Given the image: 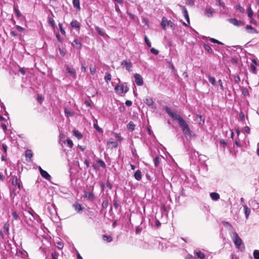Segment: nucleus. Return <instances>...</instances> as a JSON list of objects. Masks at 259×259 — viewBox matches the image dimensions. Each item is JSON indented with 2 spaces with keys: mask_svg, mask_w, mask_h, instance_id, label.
<instances>
[{
  "mask_svg": "<svg viewBox=\"0 0 259 259\" xmlns=\"http://www.w3.org/2000/svg\"><path fill=\"white\" fill-rule=\"evenodd\" d=\"M209 40L212 43H215V44H218L219 45H223V44L222 42H221V41H219L218 40L215 39L213 38H210Z\"/></svg>",
  "mask_w": 259,
  "mask_h": 259,
  "instance_id": "37998d69",
  "label": "nucleus"
},
{
  "mask_svg": "<svg viewBox=\"0 0 259 259\" xmlns=\"http://www.w3.org/2000/svg\"><path fill=\"white\" fill-rule=\"evenodd\" d=\"M204 49L209 53L212 54L213 53V51L211 47L207 44L204 45Z\"/></svg>",
  "mask_w": 259,
  "mask_h": 259,
  "instance_id": "7c9ffc66",
  "label": "nucleus"
},
{
  "mask_svg": "<svg viewBox=\"0 0 259 259\" xmlns=\"http://www.w3.org/2000/svg\"><path fill=\"white\" fill-rule=\"evenodd\" d=\"M144 103L148 106H151L153 104L154 101L152 98L148 97L145 99L144 100Z\"/></svg>",
  "mask_w": 259,
  "mask_h": 259,
  "instance_id": "5701e85b",
  "label": "nucleus"
},
{
  "mask_svg": "<svg viewBox=\"0 0 259 259\" xmlns=\"http://www.w3.org/2000/svg\"><path fill=\"white\" fill-rule=\"evenodd\" d=\"M196 255L198 258L200 259H204L205 258L204 254L200 251L196 252Z\"/></svg>",
  "mask_w": 259,
  "mask_h": 259,
  "instance_id": "4c0bfd02",
  "label": "nucleus"
},
{
  "mask_svg": "<svg viewBox=\"0 0 259 259\" xmlns=\"http://www.w3.org/2000/svg\"><path fill=\"white\" fill-rule=\"evenodd\" d=\"M95 29L99 34H100L101 36H104L105 32L103 29L100 28L98 26L96 27Z\"/></svg>",
  "mask_w": 259,
  "mask_h": 259,
  "instance_id": "cd10ccee",
  "label": "nucleus"
},
{
  "mask_svg": "<svg viewBox=\"0 0 259 259\" xmlns=\"http://www.w3.org/2000/svg\"><path fill=\"white\" fill-rule=\"evenodd\" d=\"M244 118H245L244 114L242 112H241L239 114L240 120L242 121H243L244 120Z\"/></svg>",
  "mask_w": 259,
  "mask_h": 259,
  "instance_id": "0e129e2a",
  "label": "nucleus"
},
{
  "mask_svg": "<svg viewBox=\"0 0 259 259\" xmlns=\"http://www.w3.org/2000/svg\"><path fill=\"white\" fill-rule=\"evenodd\" d=\"M144 40H145V42L147 46L148 47H151V42L146 35L145 36Z\"/></svg>",
  "mask_w": 259,
  "mask_h": 259,
  "instance_id": "a19ab883",
  "label": "nucleus"
},
{
  "mask_svg": "<svg viewBox=\"0 0 259 259\" xmlns=\"http://www.w3.org/2000/svg\"><path fill=\"white\" fill-rule=\"evenodd\" d=\"M105 81L108 83V81H110L111 79V75L109 73L106 72L105 73Z\"/></svg>",
  "mask_w": 259,
  "mask_h": 259,
  "instance_id": "f704fd0d",
  "label": "nucleus"
},
{
  "mask_svg": "<svg viewBox=\"0 0 259 259\" xmlns=\"http://www.w3.org/2000/svg\"><path fill=\"white\" fill-rule=\"evenodd\" d=\"M33 155L32 152L31 150H27L25 152V156L26 158H29V160H27L28 161H30L31 158H32Z\"/></svg>",
  "mask_w": 259,
  "mask_h": 259,
  "instance_id": "a878e982",
  "label": "nucleus"
},
{
  "mask_svg": "<svg viewBox=\"0 0 259 259\" xmlns=\"http://www.w3.org/2000/svg\"><path fill=\"white\" fill-rule=\"evenodd\" d=\"M59 253L56 252H54L52 253V259H58Z\"/></svg>",
  "mask_w": 259,
  "mask_h": 259,
  "instance_id": "13d9d810",
  "label": "nucleus"
},
{
  "mask_svg": "<svg viewBox=\"0 0 259 259\" xmlns=\"http://www.w3.org/2000/svg\"><path fill=\"white\" fill-rule=\"evenodd\" d=\"M228 21L235 26H240L244 25V23L242 21H238L236 18H230Z\"/></svg>",
  "mask_w": 259,
  "mask_h": 259,
  "instance_id": "9d476101",
  "label": "nucleus"
},
{
  "mask_svg": "<svg viewBox=\"0 0 259 259\" xmlns=\"http://www.w3.org/2000/svg\"><path fill=\"white\" fill-rule=\"evenodd\" d=\"M214 12V9L211 7H206L204 10V14L208 18H211L213 17Z\"/></svg>",
  "mask_w": 259,
  "mask_h": 259,
  "instance_id": "423d86ee",
  "label": "nucleus"
},
{
  "mask_svg": "<svg viewBox=\"0 0 259 259\" xmlns=\"http://www.w3.org/2000/svg\"><path fill=\"white\" fill-rule=\"evenodd\" d=\"M2 148L4 150L5 154L6 155H7V149H8L7 145L6 144L3 143L2 144Z\"/></svg>",
  "mask_w": 259,
  "mask_h": 259,
  "instance_id": "5fc2aeb1",
  "label": "nucleus"
},
{
  "mask_svg": "<svg viewBox=\"0 0 259 259\" xmlns=\"http://www.w3.org/2000/svg\"><path fill=\"white\" fill-rule=\"evenodd\" d=\"M97 162L100 165V166L102 167V168H106V164L105 163V162L101 159H99L97 160Z\"/></svg>",
  "mask_w": 259,
  "mask_h": 259,
  "instance_id": "e433bc0d",
  "label": "nucleus"
},
{
  "mask_svg": "<svg viewBox=\"0 0 259 259\" xmlns=\"http://www.w3.org/2000/svg\"><path fill=\"white\" fill-rule=\"evenodd\" d=\"M234 81L237 83H238L240 81V78L238 75H235L234 76Z\"/></svg>",
  "mask_w": 259,
  "mask_h": 259,
  "instance_id": "3c124183",
  "label": "nucleus"
},
{
  "mask_svg": "<svg viewBox=\"0 0 259 259\" xmlns=\"http://www.w3.org/2000/svg\"><path fill=\"white\" fill-rule=\"evenodd\" d=\"M210 196L212 200L217 201L220 199V195L216 192H212L210 194Z\"/></svg>",
  "mask_w": 259,
  "mask_h": 259,
  "instance_id": "6ab92c4d",
  "label": "nucleus"
},
{
  "mask_svg": "<svg viewBox=\"0 0 259 259\" xmlns=\"http://www.w3.org/2000/svg\"><path fill=\"white\" fill-rule=\"evenodd\" d=\"M135 127V125L133 121H130L127 124V127L128 130L133 131L134 130Z\"/></svg>",
  "mask_w": 259,
  "mask_h": 259,
  "instance_id": "2f4dec72",
  "label": "nucleus"
},
{
  "mask_svg": "<svg viewBox=\"0 0 259 259\" xmlns=\"http://www.w3.org/2000/svg\"><path fill=\"white\" fill-rule=\"evenodd\" d=\"M114 90L118 95H121L123 93H127L129 90V88L127 83L124 82L116 85Z\"/></svg>",
  "mask_w": 259,
  "mask_h": 259,
  "instance_id": "7ed1b4c3",
  "label": "nucleus"
},
{
  "mask_svg": "<svg viewBox=\"0 0 259 259\" xmlns=\"http://www.w3.org/2000/svg\"><path fill=\"white\" fill-rule=\"evenodd\" d=\"M150 52H151V53H152V54H153L155 55H157L159 53V51L155 49L154 48H152L151 49Z\"/></svg>",
  "mask_w": 259,
  "mask_h": 259,
  "instance_id": "864d4df0",
  "label": "nucleus"
},
{
  "mask_svg": "<svg viewBox=\"0 0 259 259\" xmlns=\"http://www.w3.org/2000/svg\"><path fill=\"white\" fill-rule=\"evenodd\" d=\"M160 158L159 156H156L154 158V163L155 166L156 167H157L159 165V164L160 163Z\"/></svg>",
  "mask_w": 259,
  "mask_h": 259,
  "instance_id": "72a5a7b5",
  "label": "nucleus"
},
{
  "mask_svg": "<svg viewBox=\"0 0 259 259\" xmlns=\"http://www.w3.org/2000/svg\"><path fill=\"white\" fill-rule=\"evenodd\" d=\"M164 110L165 112L170 116V117H171L174 120H176L177 118L180 116V115L172 112L170 109L167 106H165Z\"/></svg>",
  "mask_w": 259,
  "mask_h": 259,
  "instance_id": "0eeeda50",
  "label": "nucleus"
},
{
  "mask_svg": "<svg viewBox=\"0 0 259 259\" xmlns=\"http://www.w3.org/2000/svg\"><path fill=\"white\" fill-rule=\"evenodd\" d=\"M207 77L209 82H210L212 85H216V80L214 77L211 76L210 75H207Z\"/></svg>",
  "mask_w": 259,
  "mask_h": 259,
  "instance_id": "bb28decb",
  "label": "nucleus"
},
{
  "mask_svg": "<svg viewBox=\"0 0 259 259\" xmlns=\"http://www.w3.org/2000/svg\"><path fill=\"white\" fill-rule=\"evenodd\" d=\"M12 177H13V180H12L13 185H16V186L17 185L19 189H20L21 185H20V183H18V179L17 178V177L16 176H12Z\"/></svg>",
  "mask_w": 259,
  "mask_h": 259,
  "instance_id": "b1692460",
  "label": "nucleus"
},
{
  "mask_svg": "<svg viewBox=\"0 0 259 259\" xmlns=\"http://www.w3.org/2000/svg\"><path fill=\"white\" fill-rule=\"evenodd\" d=\"M108 205V201L107 200L103 201L102 204V208H106Z\"/></svg>",
  "mask_w": 259,
  "mask_h": 259,
  "instance_id": "09e8293b",
  "label": "nucleus"
},
{
  "mask_svg": "<svg viewBox=\"0 0 259 259\" xmlns=\"http://www.w3.org/2000/svg\"><path fill=\"white\" fill-rule=\"evenodd\" d=\"M186 4L192 6L194 4V2L193 0H187Z\"/></svg>",
  "mask_w": 259,
  "mask_h": 259,
  "instance_id": "052dcab7",
  "label": "nucleus"
},
{
  "mask_svg": "<svg viewBox=\"0 0 259 259\" xmlns=\"http://www.w3.org/2000/svg\"><path fill=\"white\" fill-rule=\"evenodd\" d=\"M180 7L182 9L183 13L184 14V16L185 19L186 20L187 22L189 24H190V19H189V15H188V11H187L186 8H185V7L183 6H180Z\"/></svg>",
  "mask_w": 259,
  "mask_h": 259,
  "instance_id": "f8f14e48",
  "label": "nucleus"
},
{
  "mask_svg": "<svg viewBox=\"0 0 259 259\" xmlns=\"http://www.w3.org/2000/svg\"><path fill=\"white\" fill-rule=\"evenodd\" d=\"M113 206H114V207L117 209L118 208V206H119V204L117 202V201L115 199H114L113 200Z\"/></svg>",
  "mask_w": 259,
  "mask_h": 259,
  "instance_id": "e2e57ef3",
  "label": "nucleus"
},
{
  "mask_svg": "<svg viewBox=\"0 0 259 259\" xmlns=\"http://www.w3.org/2000/svg\"><path fill=\"white\" fill-rule=\"evenodd\" d=\"M12 215L13 218L14 219V220H18L20 219L18 214L15 211H13L12 213Z\"/></svg>",
  "mask_w": 259,
  "mask_h": 259,
  "instance_id": "ea45409f",
  "label": "nucleus"
},
{
  "mask_svg": "<svg viewBox=\"0 0 259 259\" xmlns=\"http://www.w3.org/2000/svg\"><path fill=\"white\" fill-rule=\"evenodd\" d=\"M161 25L164 30L166 29V26L170 27L172 29H175V25L173 22L170 20H167L165 17L162 18Z\"/></svg>",
  "mask_w": 259,
  "mask_h": 259,
  "instance_id": "20e7f679",
  "label": "nucleus"
},
{
  "mask_svg": "<svg viewBox=\"0 0 259 259\" xmlns=\"http://www.w3.org/2000/svg\"><path fill=\"white\" fill-rule=\"evenodd\" d=\"M37 100L41 104L43 101V98L41 95H38L37 96Z\"/></svg>",
  "mask_w": 259,
  "mask_h": 259,
  "instance_id": "4d7b16f0",
  "label": "nucleus"
},
{
  "mask_svg": "<svg viewBox=\"0 0 259 259\" xmlns=\"http://www.w3.org/2000/svg\"><path fill=\"white\" fill-rule=\"evenodd\" d=\"M121 65L124 67H125L126 69L128 71H130L131 68L132 67V63L131 62L126 60H123L121 62Z\"/></svg>",
  "mask_w": 259,
  "mask_h": 259,
  "instance_id": "9b49d317",
  "label": "nucleus"
},
{
  "mask_svg": "<svg viewBox=\"0 0 259 259\" xmlns=\"http://www.w3.org/2000/svg\"><path fill=\"white\" fill-rule=\"evenodd\" d=\"M215 5L217 6H219L221 7H222L223 9H225L226 7L225 3L222 2L221 0H216Z\"/></svg>",
  "mask_w": 259,
  "mask_h": 259,
  "instance_id": "473e14b6",
  "label": "nucleus"
},
{
  "mask_svg": "<svg viewBox=\"0 0 259 259\" xmlns=\"http://www.w3.org/2000/svg\"><path fill=\"white\" fill-rule=\"evenodd\" d=\"M71 26L73 28L79 30L80 27V23L76 20H72L70 23Z\"/></svg>",
  "mask_w": 259,
  "mask_h": 259,
  "instance_id": "ddd939ff",
  "label": "nucleus"
},
{
  "mask_svg": "<svg viewBox=\"0 0 259 259\" xmlns=\"http://www.w3.org/2000/svg\"><path fill=\"white\" fill-rule=\"evenodd\" d=\"M59 29H60V31L61 33L62 34L64 35L65 34V31L64 29L63 28L62 24L59 23Z\"/></svg>",
  "mask_w": 259,
  "mask_h": 259,
  "instance_id": "603ef678",
  "label": "nucleus"
},
{
  "mask_svg": "<svg viewBox=\"0 0 259 259\" xmlns=\"http://www.w3.org/2000/svg\"><path fill=\"white\" fill-rule=\"evenodd\" d=\"M134 77L135 78V82L138 85H142L143 84V78L138 73L134 74Z\"/></svg>",
  "mask_w": 259,
  "mask_h": 259,
  "instance_id": "1a4fd4ad",
  "label": "nucleus"
},
{
  "mask_svg": "<svg viewBox=\"0 0 259 259\" xmlns=\"http://www.w3.org/2000/svg\"><path fill=\"white\" fill-rule=\"evenodd\" d=\"M250 70L253 73H256V67L254 65H250Z\"/></svg>",
  "mask_w": 259,
  "mask_h": 259,
  "instance_id": "bf43d9fd",
  "label": "nucleus"
},
{
  "mask_svg": "<svg viewBox=\"0 0 259 259\" xmlns=\"http://www.w3.org/2000/svg\"><path fill=\"white\" fill-rule=\"evenodd\" d=\"M66 142H67V143L68 146L70 148H72V147L73 146V145L72 140H70V139H67L66 140Z\"/></svg>",
  "mask_w": 259,
  "mask_h": 259,
  "instance_id": "6e6d98bb",
  "label": "nucleus"
},
{
  "mask_svg": "<svg viewBox=\"0 0 259 259\" xmlns=\"http://www.w3.org/2000/svg\"><path fill=\"white\" fill-rule=\"evenodd\" d=\"M242 93L245 96L249 95V92L247 89L243 87L242 88Z\"/></svg>",
  "mask_w": 259,
  "mask_h": 259,
  "instance_id": "49530a36",
  "label": "nucleus"
},
{
  "mask_svg": "<svg viewBox=\"0 0 259 259\" xmlns=\"http://www.w3.org/2000/svg\"><path fill=\"white\" fill-rule=\"evenodd\" d=\"M103 239L107 242H110L112 240V237L110 236H107L106 235H103L102 236Z\"/></svg>",
  "mask_w": 259,
  "mask_h": 259,
  "instance_id": "c85d7f7f",
  "label": "nucleus"
},
{
  "mask_svg": "<svg viewBox=\"0 0 259 259\" xmlns=\"http://www.w3.org/2000/svg\"><path fill=\"white\" fill-rule=\"evenodd\" d=\"M243 208H244V213H245V217H246V219H247L248 216L250 214V209L246 205H244L243 206Z\"/></svg>",
  "mask_w": 259,
  "mask_h": 259,
  "instance_id": "393cba45",
  "label": "nucleus"
},
{
  "mask_svg": "<svg viewBox=\"0 0 259 259\" xmlns=\"http://www.w3.org/2000/svg\"><path fill=\"white\" fill-rule=\"evenodd\" d=\"M94 128L99 133H103V130L101 128H100L97 123H94Z\"/></svg>",
  "mask_w": 259,
  "mask_h": 259,
  "instance_id": "c03bdc74",
  "label": "nucleus"
},
{
  "mask_svg": "<svg viewBox=\"0 0 259 259\" xmlns=\"http://www.w3.org/2000/svg\"><path fill=\"white\" fill-rule=\"evenodd\" d=\"M247 11H248V16L249 18L252 17V16L253 15V12L250 8V7H248Z\"/></svg>",
  "mask_w": 259,
  "mask_h": 259,
  "instance_id": "8fccbe9b",
  "label": "nucleus"
},
{
  "mask_svg": "<svg viewBox=\"0 0 259 259\" xmlns=\"http://www.w3.org/2000/svg\"><path fill=\"white\" fill-rule=\"evenodd\" d=\"M48 22L49 24H50L51 25V26L53 27H55V21L54 20V19L51 18V17H49L48 18Z\"/></svg>",
  "mask_w": 259,
  "mask_h": 259,
  "instance_id": "58836bf2",
  "label": "nucleus"
},
{
  "mask_svg": "<svg viewBox=\"0 0 259 259\" xmlns=\"http://www.w3.org/2000/svg\"><path fill=\"white\" fill-rule=\"evenodd\" d=\"M246 29L247 30H251L252 31L251 32V33H257V31H256V30L255 29H254L253 27H252V26L251 25H246Z\"/></svg>",
  "mask_w": 259,
  "mask_h": 259,
  "instance_id": "c9c22d12",
  "label": "nucleus"
},
{
  "mask_svg": "<svg viewBox=\"0 0 259 259\" xmlns=\"http://www.w3.org/2000/svg\"><path fill=\"white\" fill-rule=\"evenodd\" d=\"M73 206L75 210L78 212H80L82 210V207L81 204L76 202L73 204Z\"/></svg>",
  "mask_w": 259,
  "mask_h": 259,
  "instance_id": "aec40b11",
  "label": "nucleus"
},
{
  "mask_svg": "<svg viewBox=\"0 0 259 259\" xmlns=\"http://www.w3.org/2000/svg\"><path fill=\"white\" fill-rule=\"evenodd\" d=\"M73 135L76 137L78 140L81 139L83 137L82 134L78 130H74L73 131Z\"/></svg>",
  "mask_w": 259,
  "mask_h": 259,
  "instance_id": "4be33fe9",
  "label": "nucleus"
},
{
  "mask_svg": "<svg viewBox=\"0 0 259 259\" xmlns=\"http://www.w3.org/2000/svg\"><path fill=\"white\" fill-rule=\"evenodd\" d=\"M83 196L90 201H93L95 199V195L93 193V188L90 192H88L87 190L84 191Z\"/></svg>",
  "mask_w": 259,
  "mask_h": 259,
  "instance_id": "39448f33",
  "label": "nucleus"
},
{
  "mask_svg": "<svg viewBox=\"0 0 259 259\" xmlns=\"http://www.w3.org/2000/svg\"><path fill=\"white\" fill-rule=\"evenodd\" d=\"M142 230V228L140 226H137L136 229V234H139Z\"/></svg>",
  "mask_w": 259,
  "mask_h": 259,
  "instance_id": "338daca9",
  "label": "nucleus"
},
{
  "mask_svg": "<svg viewBox=\"0 0 259 259\" xmlns=\"http://www.w3.org/2000/svg\"><path fill=\"white\" fill-rule=\"evenodd\" d=\"M72 4L73 7L76 8L77 11H79L80 10L79 0H72Z\"/></svg>",
  "mask_w": 259,
  "mask_h": 259,
  "instance_id": "412c9836",
  "label": "nucleus"
},
{
  "mask_svg": "<svg viewBox=\"0 0 259 259\" xmlns=\"http://www.w3.org/2000/svg\"><path fill=\"white\" fill-rule=\"evenodd\" d=\"M14 11H15L18 18H20L22 16V14H21V12H20V11L19 10V9H18L17 6L14 5Z\"/></svg>",
  "mask_w": 259,
  "mask_h": 259,
  "instance_id": "c756f323",
  "label": "nucleus"
},
{
  "mask_svg": "<svg viewBox=\"0 0 259 259\" xmlns=\"http://www.w3.org/2000/svg\"><path fill=\"white\" fill-rule=\"evenodd\" d=\"M66 69L67 72L71 75L74 79L76 78V73L75 69L73 68L69 67L68 65H66Z\"/></svg>",
  "mask_w": 259,
  "mask_h": 259,
  "instance_id": "6e6552de",
  "label": "nucleus"
},
{
  "mask_svg": "<svg viewBox=\"0 0 259 259\" xmlns=\"http://www.w3.org/2000/svg\"><path fill=\"white\" fill-rule=\"evenodd\" d=\"M190 154H191V156H190L191 158L193 160V163H195L197 161H198V160L197 159V157H198V156H199L198 152H196L195 151H194L193 152V153H190Z\"/></svg>",
  "mask_w": 259,
  "mask_h": 259,
  "instance_id": "4468645a",
  "label": "nucleus"
},
{
  "mask_svg": "<svg viewBox=\"0 0 259 259\" xmlns=\"http://www.w3.org/2000/svg\"><path fill=\"white\" fill-rule=\"evenodd\" d=\"M40 175L48 181H50L51 179V176L46 170L42 171Z\"/></svg>",
  "mask_w": 259,
  "mask_h": 259,
  "instance_id": "a211bd4d",
  "label": "nucleus"
},
{
  "mask_svg": "<svg viewBox=\"0 0 259 259\" xmlns=\"http://www.w3.org/2000/svg\"><path fill=\"white\" fill-rule=\"evenodd\" d=\"M222 224L224 226H226V227L228 226V227H229L230 228V229H233V227L232 225L231 224H230L229 222L223 221L222 222Z\"/></svg>",
  "mask_w": 259,
  "mask_h": 259,
  "instance_id": "de8ad7c7",
  "label": "nucleus"
},
{
  "mask_svg": "<svg viewBox=\"0 0 259 259\" xmlns=\"http://www.w3.org/2000/svg\"><path fill=\"white\" fill-rule=\"evenodd\" d=\"M64 113L67 116H72L73 115V112H72L67 109H65Z\"/></svg>",
  "mask_w": 259,
  "mask_h": 259,
  "instance_id": "79ce46f5",
  "label": "nucleus"
},
{
  "mask_svg": "<svg viewBox=\"0 0 259 259\" xmlns=\"http://www.w3.org/2000/svg\"><path fill=\"white\" fill-rule=\"evenodd\" d=\"M107 145L109 148H110L111 149L116 148L117 146V143L116 141H111L110 140L107 142Z\"/></svg>",
  "mask_w": 259,
  "mask_h": 259,
  "instance_id": "dca6fc26",
  "label": "nucleus"
},
{
  "mask_svg": "<svg viewBox=\"0 0 259 259\" xmlns=\"http://www.w3.org/2000/svg\"><path fill=\"white\" fill-rule=\"evenodd\" d=\"M134 177L137 181H140L142 179V172L140 170H137L134 174Z\"/></svg>",
  "mask_w": 259,
  "mask_h": 259,
  "instance_id": "f3484780",
  "label": "nucleus"
},
{
  "mask_svg": "<svg viewBox=\"0 0 259 259\" xmlns=\"http://www.w3.org/2000/svg\"><path fill=\"white\" fill-rule=\"evenodd\" d=\"M233 240L236 247L241 251L243 250L244 249V245L241 239L235 232H233Z\"/></svg>",
  "mask_w": 259,
  "mask_h": 259,
  "instance_id": "f03ea898",
  "label": "nucleus"
},
{
  "mask_svg": "<svg viewBox=\"0 0 259 259\" xmlns=\"http://www.w3.org/2000/svg\"><path fill=\"white\" fill-rule=\"evenodd\" d=\"M72 45L78 50H80L81 48V43L77 39H75L72 43Z\"/></svg>",
  "mask_w": 259,
  "mask_h": 259,
  "instance_id": "2eb2a0df",
  "label": "nucleus"
},
{
  "mask_svg": "<svg viewBox=\"0 0 259 259\" xmlns=\"http://www.w3.org/2000/svg\"><path fill=\"white\" fill-rule=\"evenodd\" d=\"M90 72L92 74H94L96 72V69L95 67H90Z\"/></svg>",
  "mask_w": 259,
  "mask_h": 259,
  "instance_id": "69168bd1",
  "label": "nucleus"
},
{
  "mask_svg": "<svg viewBox=\"0 0 259 259\" xmlns=\"http://www.w3.org/2000/svg\"><path fill=\"white\" fill-rule=\"evenodd\" d=\"M59 53L62 57H64L65 55V54H66L65 52L62 49H61L60 48H59Z\"/></svg>",
  "mask_w": 259,
  "mask_h": 259,
  "instance_id": "680f3d73",
  "label": "nucleus"
},
{
  "mask_svg": "<svg viewBox=\"0 0 259 259\" xmlns=\"http://www.w3.org/2000/svg\"><path fill=\"white\" fill-rule=\"evenodd\" d=\"M186 259H195V257L192 255L189 254L186 257Z\"/></svg>",
  "mask_w": 259,
  "mask_h": 259,
  "instance_id": "774afa93",
  "label": "nucleus"
},
{
  "mask_svg": "<svg viewBox=\"0 0 259 259\" xmlns=\"http://www.w3.org/2000/svg\"><path fill=\"white\" fill-rule=\"evenodd\" d=\"M253 256L255 259H259V250H254Z\"/></svg>",
  "mask_w": 259,
  "mask_h": 259,
  "instance_id": "a18cd8bd",
  "label": "nucleus"
},
{
  "mask_svg": "<svg viewBox=\"0 0 259 259\" xmlns=\"http://www.w3.org/2000/svg\"><path fill=\"white\" fill-rule=\"evenodd\" d=\"M175 120L178 121L179 126L181 128L184 134L186 136H189L191 138L192 137V132L190 131L188 125L184 119L180 115Z\"/></svg>",
  "mask_w": 259,
  "mask_h": 259,
  "instance_id": "f257e3e1",
  "label": "nucleus"
}]
</instances>
